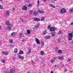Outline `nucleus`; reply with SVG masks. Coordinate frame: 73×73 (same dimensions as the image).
Returning a JSON list of instances; mask_svg holds the SVG:
<instances>
[{
  "instance_id": "nucleus-1",
  "label": "nucleus",
  "mask_w": 73,
  "mask_h": 73,
  "mask_svg": "<svg viewBox=\"0 0 73 73\" xmlns=\"http://www.w3.org/2000/svg\"><path fill=\"white\" fill-rule=\"evenodd\" d=\"M68 39L69 41H71V40H72V39H73V34L72 33H70L68 34Z\"/></svg>"
},
{
  "instance_id": "nucleus-18",
  "label": "nucleus",
  "mask_w": 73,
  "mask_h": 73,
  "mask_svg": "<svg viewBox=\"0 0 73 73\" xmlns=\"http://www.w3.org/2000/svg\"><path fill=\"white\" fill-rule=\"evenodd\" d=\"M18 52V50H17V48H15L14 50V53H17Z\"/></svg>"
},
{
  "instance_id": "nucleus-2",
  "label": "nucleus",
  "mask_w": 73,
  "mask_h": 73,
  "mask_svg": "<svg viewBox=\"0 0 73 73\" xmlns=\"http://www.w3.org/2000/svg\"><path fill=\"white\" fill-rule=\"evenodd\" d=\"M16 70L14 68H13L8 71V73H14L15 72Z\"/></svg>"
},
{
  "instance_id": "nucleus-44",
  "label": "nucleus",
  "mask_w": 73,
  "mask_h": 73,
  "mask_svg": "<svg viewBox=\"0 0 73 73\" xmlns=\"http://www.w3.org/2000/svg\"><path fill=\"white\" fill-rule=\"evenodd\" d=\"M73 25V21H72V22H71V23L70 25Z\"/></svg>"
},
{
  "instance_id": "nucleus-51",
  "label": "nucleus",
  "mask_w": 73,
  "mask_h": 73,
  "mask_svg": "<svg viewBox=\"0 0 73 73\" xmlns=\"http://www.w3.org/2000/svg\"><path fill=\"white\" fill-rule=\"evenodd\" d=\"M56 58H57L56 57H55L54 58V60H55V59H56Z\"/></svg>"
},
{
  "instance_id": "nucleus-5",
  "label": "nucleus",
  "mask_w": 73,
  "mask_h": 73,
  "mask_svg": "<svg viewBox=\"0 0 73 73\" xmlns=\"http://www.w3.org/2000/svg\"><path fill=\"white\" fill-rule=\"evenodd\" d=\"M34 21H40V20L39 19V18H35L34 17L33 18V19Z\"/></svg>"
},
{
  "instance_id": "nucleus-54",
  "label": "nucleus",
  "mask_w": 73,
  "mask_h": 73,
  "mask_svg": "<svg viewBox=\"0 0 73 73\" xmlns=\"http://www.w3.org/2000/svg\"><path fill=\"white\" fill-rule=\"evenodd\" d=\"M32 64H34V62H32Z\"/></svg>"
},
{
  "instance_id": "nucleus-21",
  "label": "nucleus",
  "mask_w": 73,
  "mask_h": 73,
  "mask_svg": "<svg viewBox=\"0 0 73 73\" xmlns=\"http://www.w3.org/2000/svg\"><path fill=\"white\" fill-rule=\"evenodd\" d=\"M40 24H38V25L35 26V27H34V28H35V29H36V28H38Z\"/></svg>"
},
{
  "instance_id": "nucleus-13",
  "label": "nucleus",
  "mask_w": 73,
  "mask_h": 73,
  "mask_svg": "<svg viewBox=\"0 0 73 73\" xmlns=\"http://www.w3.org/2000/svg\"><path fill=\"white\" fill-rule=\"evenodd\" d=\"M50 7L51 8H56V7L55 6L52 5V4H50L49 5Z\"/></svg>"
},
{
  "instance_id": "nucleus-50",
  "label": "nucleus",
  "mask_w": 73,
  "mask_h": 73,
  "mask_svg": "<svg viewBox=\"0 0 73 73\" xmlns=\"http://www.w3.org/2000/svg\"><path fill=\"white\" fill-rule=\"evenodd\" d=\"M54 66L55 67H56L57 66V65H55Z\"/></svg>"
},
{
  "instance_id": "nucleus-8",
  "label": "nucleus",
  "mask_w": 73,
  "mask_h": 73,
  "mask_svg": "<svg viewBox=\"0 0 73 73\" xmlns=\"http://www.w3.org/2000/svg\"><path fill=\"white\" fill-rule=\"evenodd\" d=\"M13 26V25H10V26H8L7 27V30H10L11 29V28H12V27Z\"/></svg>"
},
{
  "instance_id": "nucleus-4",
  "label": "nucleus",
  "mask_w": 73,
  "mask_h": 73,
  "mask_svg": "<svg viewBox=\"0 0 73 73\" xmlns=\"http://www.w3.org/2000/svg\"><path fill=\"white\" fill-rule=\"evenodd\" d=\"M22 9L23 10V11H27L28 9V7L27 6L25 5H24L23 7L22 8Z\"/></svg>"
},
{
  "instance_id": "nucleus-25",
  "label": "nucleus",
  "mask_w": 73,
  "mask_h": 73,
  "mask_svg": "<svg viewBox=\"0 0 73 73\" xmlns=\"http://www.w3.org/2000/svg\"><path fill=\"white\" fill-rule=\"evenodd\" d=\"M10 13V12L9 11H7L6 13L7 15H9V13Z\"/></svg>"
},
{
  "instance_id": "nucleus-17",
  "label": "nucleus",
  "mask_w": 73,
  "mask_h": 73,
  "mask_svg": "<svg viewBox=\"0 0 73 73\" xmlns=\"http://www.w3.org/2000/svg\"><path fill=\"white\" fill-rule=\"evenodd\" d=\"M69 12H70V13H73V9H69Z\"/></svg>"
},
{
  "instance_id": "nucleus-7",
  "label": "nucleus",
  "mask_w": 73,
  "mask_h": 73,
  "mask_svg": "<svg viewBox=\"0 0 73 73\" xmlns=\"http://www.w3.org/2000/svg\"><path fill=\"white\" fill-rule=\"evenodd\" d=\"M36 41L38 44H40V40L38 38H36Z\"/></svg>"
},
{
  "instance_id": "nucleus-37",
  "label": "nucleus",
  "mask_w": 73,
  "mask_h": 73,
  "mask_svg": "<svg viewBox=\"0 0 73 73\" xmlns=\"http://www.w3.org/2000/svg\"><path fill=\"white\" fill-rule=\"evenodd\" d=\"M32 5L31 4H29V5H28L27 6L28 7H31Z\"/></svg>"
},
{
  "instance_id": "nucleus-48",
  "label": "nucleus",
  "mask_w": 73,
  "mask_h": 73,
  "mask_svg": "<svg viewBox=\"0 0 73 73\" xmlns=\"http://www.w3.org/2000/svg\"><path fill=\"white\" fill-rule=\"evenodd\" d=\"M50 73H54V72H53V71H51Z\"/></svg>"
},
{
  "instance_id": "nucleus-49",
  "label": "nucleus",
  "mask_w": 73,
  "mask_h": 73,
  "mask_svg": "<svg viewBox=\"0 0 73 73\" xmlns=\"http://www.w3.org/2000/svg\"><path fill=\"white\" fill-rule=\"evenodd\" d=\"M1 26H0V30H1Z\"/></svg>"
},
{
  "instance_id": "nucleus-40",
  "label": "nucleus",
  "mask_w": 73,
  "mask_h": 73,
  "mask_svg": "<svg viewBox=\"0 0 73 73\" xmlns=\"http://www.w3.org/2000/svg\"><path fill=\"white\" fill-rule=\"evenodd\" d=\"M59 34H61V33H62V31H60L59 32Z\"/></svg>"
},
{
  "instance_id": "nucleus-19",
  "label": "nucleus",
  "mask_w": 73,
  "mask_h": 73,
  "mask_svg": "<svg viewBox=\"0 0 73 73\" xmlns=\"http://www.w3.org/2000/svg\"><path fill=\"white\" fill-rule=\"evenodd\" d=\"M57 52L58 53H62V50H59Z\"/></svg>"
},
{
  "instance_id": "nucleus-52",
  "label": "nucleus",
  "mask_w": 73,
  "mask_h": 73,
  "mask_svg": "<svg viewBox=\"0 0 73 73\" xmlns=\"http://www.w3.org/2000/svg\"><path fill=\"white\" fill-rule=\"evenodd\" d=\"M20 20H22V18L21 17L20 18Z\"/></svg>"
},
{
  "instance_id": "nucleus-38",
  "label": "nucleus",
  "mask_w": 73,
  "mask_h": 73,
  "mask_svg": "<svg viewBox=\"0 0 73 73\" xmlns=\"http://www.w3.org/2000/svg\"><path fill=\"white\" fill-rule=\"evenodd\" d=\"M45 20V19L44 17H42L41 19V21H44Z\"/></svg>"
},
{
  "instance_id": "nucleus-29",
  "label": "nucleus",
  "mask_w": 73,
  "mask_h": 73,
  "mask_svg": "<svg viewBox=\"0 0 73 73\" xmlns=\"http://www.w3.org/2000/svg\"><path fill=\"white\" fill-rule=\"evenodd\" d=\"M27 32V34H30L31 33V31L29 30H28Z\"/></svg>"
},
{
  "instance_id": "nucleus-26",
  "label": "nucleus",
  "mask_w": 73,
  "mask_h": 73,
  "mask_svg": "<svg viewBox=\"0 0 73 73\" xmlns=\"http://www.w3.org/2000/svg\"><path fill=\"white\" fill-rule=\"evenodd\" d=\"M38 13H44V11H38Z\"/></svg>"
},
{
  "instance_id": "nucleus-16",
  "label": "nucleus",
  "mask_w": 73,
  "mask_h": 73,
  "mask_svg": "<svg viewBox=\"0 0 73 73\" xmlns=\"http://www.w3.org/2000/svg\"><path fill=\"white\" fill-rule=\"evenodd\" d=\"M6 24L7 25H9L10 24V23H9V21H7L5 22Z\"/></svg>"
},
{
  "instance_id": "nucleus-45",
  "label": "nucleus",
  "mask_w": 73,
  "mask_h": 73,
  "mask_svg": "<svg viewBox=\"0 0 73 73\" xmlns=\"http://www.w3.org/2000/svg\"><path fill=\"white\" fill-rule=\"evenodd\" d=\"M64 72H67V71H68V70L67 69H65V70H64Z\"/></svg>"
},
{
  "instance_id": "nucleus-15",
  "label": "nucleus",
  "mask_w": 73,
  "mask_h": 73,
  "mask_svg": "<svg viewBox=\"0 0 73 73\" xmlns=\"http://www.w3.org/2000/svg\"><path fill=\"white\" fill-rule=\"evenodd\" d=\"M24 53V51L21 50H20L19 52V54H23Z\"/></svg>"
},
{
  "instance_id": "nucleus-23",
  "label": "nucleus",
  "mask_w": 73,
  "mask_h": 73,
  "mask_svg": "<svg viewBox=\"0 0 73 73\" xmlns=\"http://www.w3.org/2000/svg\"><path fill=\"white\" fill-rule=\"evenodd\" d=\"M62 58H63V56H60L58 58V59L59 60H62Z\"/></svg>"
},
{
  "instance_id": "nucleus-55",
  "label": "nucleus",
  "mask_w": 73,
  "mask_h": 73,
  "mask_svg": "<svg viewBox=\"0 0 73 73\" xmlns=\"http://www.w3.org/2000/svg\"><path fill=\"white\" fill-rule=\"evenodd\" d=\"M28 73H31V72H30L29 71L28 72Z\"/></svg>"
},
{
  "instance_id": "nucleus-9",
  "label": "nucleus",
  "mask_w": 73,
  "mask_h": 73,
  "mask_svg": "<svg viewBox=\"0 0 73 73\" xmlns=\"http://www.w3.org/2000/svg\"><path fill=\"white\" fill-rule=\"evenodd\" d=\"M56 29V28H54L53 27H51L50 29V31L52 32V31H54V30Z\"/></svg>"
},
{
  "instance_id": "nucleus-41",
  "label": "nucleus",
  "mask_w": 73,
  "mask_h": 73,
  "mask_svg": "<svg viewBox=\"0 0 73 73\" xmlns=\"http://www.w3.org/2000/svg\"><path fill=\"white\" fill-rule=\"evenodd\" d=\"M22 42H25V41H26V40H22Z\"/></svg>"
},
{
  "instance_id": "nucleus-39",
  "label": "nucleus",
  "mask_w": 73,
  "mask_h": 73,
  "mask_svg": "<svg viewBox=\"0 0 73 73\" xmlns=\"http://www.w3.org/2000/svg\"><path fill=\"white\" fill-rule=\"evenodd\" d=\"M51 62V63H53V62H54V60H52L50 61Z\"/></svg>"
},
{
  "instance_id": "nucleus-36",
  "label": "nucleus",
  "mask_w": 73,
  "mask_h": 73,
  "mask_svg": "<svg viewBox=\"0 0 73 73\" xmlns=\"http://www.w3.org/2000/svg\"><path fill=\"white\" fill-rule=\"evenodd\" d=\"M9 42L10 43H12L13 42V40L12 39H11L10 40Z\"/></svg>"
},
{
  "instance_id": "nucleus-10",
  "label": "nucleus",
  "mask_w": 73,
  "mask_h": 73,
  "mask_svg": "<svg viewBox=\"0 0 73 73\" xmlns=\"http://www.w3.org/2000/svg\"><path fill=\"white\" fill-rule=\"evenodd\" d=\"M50 37H51V36H50V35H48L46 36H45L44 37V38L45 39H46V40H48V39H49V38H50Z\"/></svg>"
},
{
  "instance_id": "nucleus-27",
  "label": "nucleus",
  "mask_w": 73,
  "mask_h": 73,
  "mask_svg": "<svg viewBox=\"0 0 73 73\" xmlns=\"http://www.w3.org/2000/svg\"><path fill=\"white\" fill-rule=\"evenodd\" d=\"M55 33L54 32H52V36H55Z\"/></svg>"
},
{
  "instance_id": "nucleus-11",
  "label": "nucleus",
  "mask_w": 73,
  "mask_h": 73,
  "mask_svg": "<svg viewBox=\"0 0 73 73\" xmlns=\"http://www.w3.org/2000/svg\"><path fill=\"white\" fill-rule=\"evenodd\" d=\"M22 37H24V34L22 33H21L19 34V38H21Z\"/></svg>"
},
{
  "instance_id": "nucleus-53",
  "label": "nucleus",
  "mask_w": 73,
  "mask_h": 73,
  "mask_svg": "<svg viewBox=\"0 0 73 73\" xmlns=\"http://www.w3.org/2000/svg\"><path fill=\"white\" fill-rule=\"evenodd\" d=\"M43 1H44V2H45V1H46V0H43Z\"/></svg>"
},
{
  "instance_id": "nucleus-20",
  "label": "nucleus",
  "mask_w": 73,
  "mask_h": 73,
  "mask_svg": "<svg viewBox=\"0 0 73 73\" xmlns=\"http://www.w3.org/2000/svg\"><path fill=\"white\" fill-rule=\"evenodd\" d=\"M37 14H38V12L36 11L34 12L33 13V14L34 15H35V16L37 15Z\"/></svg>"
},
{
  "instance_id": "nucleus-31",
  "label": "nucleus",
  "mask_w": 73,
  "mask_h": 73,
  "mask_svg": "<svg viewBox=\"0 0 73 73\" xmlns=\"http://www.w3.org/2000/svg\"><path fill=\"white\" fill-rule=\"evenodd\" d=\"M51 27L50 26V25H49L48 26L47 29H50Z\"/></svg>"
},
{
  "instance_id": "nucleus-28",
  "label": "nucleus",
  "mask_w": 73,
  "mask_h": 73,
  "mask_svg": "<svg viewBox=\"0 0 73 73\" xmlns=\"http://www.w3.org/2000/svg\"><path fill=\"white\" fill-rule=\"evenodd\" d=\"M37 5L38 6H39L40 5V1L39 0H38L37 2Z\"/></svg>"
},
{
  "instance_id": "nucleus-47",
  "label": "nucleus",
  "mask_w": 73,
  "mask_h": 73,
  "mask_svg": "<svg viewBox=\"0 0 73 73\" xmlns=\"http://www.w3.org/2000/svg\"><path fill=\"white\" fill-rule=\"evenodd\" d=\"M40 11V9H38L37 10V11L38 12V11Z\"/></svg>"
},
{
  "instance_id": "nucleus-43",
  "label": "nucleus",
  "mask_w": 73,
  "mask_h": 73,
  "mask_svg": "<svg viewBox=\"0 0 73 73\" xmlns=\"http://www.w3.org/2000/svg\"><path fill=\"white\" fill-rule=\"evenodd\" d=\"M44 43L43 42H42L41 43V44L42 45H44Z\"/></svg>"
},
{
  "instance_id": "nucleus-3",
  "label": "nucleus",
  "mask_w": 73,
  "mask_h": 73,
  "mask_svg": "<svg viewBox=\"0 0 73 73\" xmlns=\"http://www.w3.org/2000/svg\"><path fill=\"white\" fill-rule=\"evenodd\" d=\"M60 12L61 13H66V11L65 10V9L62 8L60 10Z\"/></svg>"
},
{
  "instance_id": "nucleus-46",
  "label": "nucleus",
  "mask_w": 73,
  "mask_h": 73,
  "mask_svg": "<svg viewBox=\"0 0 73 73\" xmlns=\"http://www.w3.org/2000/svg\"><path fill=\"white\" fill-rule=\"evenodd\" d=\"M71 43L72 44H73V40H72L71 41Z\"/></svg>"
},
{
  "instance_id": "nucleus-12",
  "label": "nucleus",
  "mask_w": 73,
  "mask_h": 73,
  "mask_svg": "<svg viewBox=\"0 0 73 73\" xmlns=\"http://www.w3.org/2000/svg\"><path fill=\"white\" fill-rule=\"evenodd\" d=\"M18 56L19 57V58L22 59V60H24V58L23 56H21V55H19Z\"/></svg>"
},
{
  "instance_id": "nucleus-57",
  "label": "nucleus",
  "mask_w": 73,
  "mask_h": 73,
  "mask_svg": "<svg viewBox=\"0 0 73 73\" xmlns=\"http://www.w3.org/2000/svg\"><path fill=\"white\" fill-rule=\"evenodd\" d=\"M54 1H56L57 0H53Z\"/></svg>"
},
{
  "instance_id": "nucleus-32",
  "label": "nucleus",
  "mask_w": 73,
  "mask_h": 73,
  "mask_svg": "<svg viewBox=\"0 0 73 73\" xmlns=\"http://www.w3.org/2000/svg\"><path fill=\"white\" fill-rule=\"evenodd\" d=\"M31 52H32V51L30 50L27 53V54H29V53H31Z\"/></svg>"
},
{
  "instance_id": "nucleus-6",
  "label": "nucleus",
  "mask_w": 73,
  "mask_h": 73,
  "mask_svg": "<svg viewBox=\"0 0 73 73\" xmlns=\"http://www.w3.org/2000/svg\"><path fill=\"white\" fill-rule=\"evenodd\" d=\"M2 53L5 54V55H8V52H7L3 51L2 52Z\"/></svg>"
},
{
  "instance_id": "nucleus-14",
  "label": "nucleus",
  "mask_w": 73,
  "mask_h": 73,
  "mask_svg": "<svg viewBox=\"0 0 73 73\" xmlns=\"http://www.w3.org/2000/svg\"><path fill=\"white\" fill-rule=\"evenodd\" d=\"M15 35H16V33L15 32H13L11 34V36H15Z\"/></svg>"
},
{
  "instance_id": "nucleus-33",
  "label": "nucleus",
  "mask_w": 73,
  "mask_h": 73,
  "mask_svg": "<svg viewBox=\"0 0 73 73\" xmlns=\"http://www.w3.org/2000/svg\"><path fill=\"white\" fill-rule=\"evenodd\" d=\"M1 62H2V63H4L5 62V60H1Z\"/></svg>"
},
{
  "instance_id": "nucleus-24",
  "label": "nucleus",
  "mask_w": 73,
  "mask_h": 73,
  "mask_svg": "<svg viewBox=\"0 0 73 73\" xmlns=\"http://www.w3.org/2000/svg\"><path fill=\"white\" fill-rule=\"evenodd\" d=\"M33 13V12L32 11H29V13L30 15H32V14Z\"/></svg>"
},
{
  "instance_id": "nucleus-56",
  "label": "nucleus",
  "mask_w": 73,
  "mask_h": 73,
  "mask_svg": "<svg viewBox=\"0 0 73 73\" xmlns=\"http://www.w3.org/2000/svg\"><path fill=\"white\" fill-rule=\"evenodd\" d=\"M3 0H0V1H3Z\"/></svg>"
},
{
  "instance_id": "nucleus-34",
  "label": "nucleus",
  "mask_w": 73,
  "mask_h": 73,
  "mask_svg": "<svg viewBox=\"0 0 73 73\" xmlns=\"http://www.w3.org/2000/svg\"><path fill=\"white\" fill-rule=\"evenodd\" d=\"M46 31H44L43 33V34L44 35H45L46 34Z\"/></svg>"
},
{
  "instance_id": "nucleus-22",
  "label": "nucleus",
  "mask_w": 73,
  "mask_h": 73,
  "mask_svg": "<svg viewBox=\"0 0 73 73\" xmlns=\"http://www.w3.org/2000/svg\"><path fill=\"white\" fill-rule=\"evenodd\" d=\"M40 54L41 55H44V52L43 51H42L40 52Z\"/></svg>"
},
{
  "instance_id": "nucleus-30",
  "label": "nucleus",
  "mask_w": 73,
  "mask_h": 73,
  "mask_svg": "<svg viewBox=\"0 0 73 73\" xmlns=\"http://www.w3.org/2000/svg\"><path fill=\"white\" fill-rule=\"evenodd\" d=\"M72 60L70 58H68V62H70V61H71Z\"/></svg>"
},
{
  "instance_id": "nucleus-58",
  "label": "nucleus",
  "mask_w": 73,
  "mask_h": 73,
  "mask_svg": "<svg viewBox=\"0 0 73 73\" xmlns=\"http://www.w3.org/2000/svg\"><path fill=\"white\" fill-rule=\"evenodd\" d=\"M22 21H23V19H22Z\"/></svg>"
},
{
  "instance_id": "nucleus-35",
  "label": "nucleus",
  "mask_w": 73,
  "mask_h": 73,
  "mask_svg": "<svg viewBox=\"0 0 73 73\" xmlns=\"http://www.w3.org/2000/svg\"><path fill=\"white\" fill-rule=\"evenodd\" d=\"M3 7L1 5H0V9H3Z\"/></svg>"
},
{
  "instance_id": "nucleus-42",
  "label": "nucleus",
  "mask_w": 73,
  "mask_h": 73,
  "mask_svg": "<svg viewBox=\"0 0 73 73\" xmlns=\"http://www.w3.org/2000/svg\"><path fill=\"white\" fill-rule=\"evenodd\" d=\"M15 8H13V12H14V11H15Z\"/></svg>"
}]
</instances>
